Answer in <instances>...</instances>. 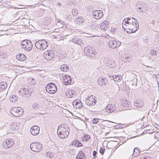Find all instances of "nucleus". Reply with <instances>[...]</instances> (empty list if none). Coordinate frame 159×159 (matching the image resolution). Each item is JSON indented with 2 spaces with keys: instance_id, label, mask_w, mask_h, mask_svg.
<instances>
[{
  "instance_id": "1",
  "label": "nucleus",
  "mask_w": 159,
  "mask_h": 159,
  "mask_svg": "<svg viewBox=\"0 0 159 159\" xmlns=\"http://www.w3.org/2000/svg\"><path fill=\"white\" fill-rule=\"evenodd\" d=\"M33 48L32 43L28 40L20 41V48L24 51H30Z\"/></svg>"
},
{
  "instance_id": "2",
  "label": "nucleus",
  "mask_w": 159,
  "mask_h": 159,
  "mask_svg": "<svg viewBox=\"0 0 159 159\" xmlns=\"http://www.w3.org/2000/svg\"><path fill=\"white\" fill-rule=\"evenodd\" d=\"M122 25V27L125 31V30H128L126 31L127 33H132L136 32L139 29V25L138 26L134 25V24H123Z\"/></svg>"
},
{
  "instance_id": "3",
  "label": "nucleus",
  "mask_w": 159,
  "mask_h": 159,
  "mask_svg": "<svg viewBox=\"0 0 159 159\" xmlns=\"http://www.w3.org/2000/svg\"><path fill=\"white\" fill-rule=\"evenodd\" d=\"M26 8L20 7V26L24 27L27 25L28 20L26 19L27 15H26Z\"/></svg>"
},
{
  "instance_id": "4",
  "label": "nucleus",
  "mask_w": 159,
  "mask_h": 159,
  "mask_svg": "<svg viewBox=\"0 0 159 159\" xmlns=\"http://www.w3.org/2000/svg\"><path fill=\"white\" fill-rule=\"evenodd\" d=\"M47 42L44 39L40 40L36 42L35 46L37 49L43 50L46 49L48 46Z\"/></svg>"
},
{
  "instance_id": "5",
  "label": "nucleus",
  "mask_w": 159,
  "mask_h": 159,
  "mask_svg": "<svg viewBox=\"0 0 159 159\" xmlns=\"http://www.w3.org/2000/svg\"><path fill=\"white\" fill-rule=\"evenodd\" d=\"M46 89L49 94H52L57 92V89L56 84L52 83H50L46 86Z\"/></svg>"
},
{
  "instance_id": "6",
  "label": "nucleus",
  "mask_w": 159,
  "mask_h": 159,
  "mask_svg": "<svg viewBox=\"0 0 159 159\" xmlns=\"http://www.w3.org/2000/svg\"><path fill=\"white\" fill-rule=\"evenodd\" d=\"M97 102L96 97L93 95L91 96H88L85 100V103L89 106H94Z\"/></svg>"
},
{
  "instance_id": "7",
  "label": "nucleus",
  "mask_w": 159,
  "mask_h": 159,
  "mask_svg": "<svg viewBox=\"0 0 159 159\" xmlns=\"http://www.w3.org/2000/svg\"><path fill=\"white\" fill-rule=\"evenodd\" d=\"M134 24V25L138 26V23L137 20L133 17H129L124 19L122 22V24Z\"/></svg>"
},
{
  "instance_id": "8",
  "label": "nucleus",
  "mask_w": 159,
  "mask_h": 159,
  "mask_svg": "<svg viewBox=\"0 0 159 159\" xmlns=\"http://www.w3.org/2000/svg\"><path fill=\"white\" fill-rule=\"evenodd\" d=\"M30 148L33 151L38 152L42 150V144L39 143L34 142L30 144Z\"/></svg>"
},
{
  "instance_id": "9",
  "label": "nucleus",
  "mask_w": 159,
  "mask_h": 159,
  "mask_svg": "<svg viewBox=\"0 0 159 159\" xmlns=\"http://www.w3.org/2000/svg\"><path fill=\"white\" fill-rule=\"evenodd\" d=\"M44 57L48 60H51L55 57L54 52L51 50H48L44 52L43 54Z\"/></svg>"
},
{
  "instance_id": "10",
  "label": "nucleus",
  "mask_w": 159,
  "mask_h": 159,
  "mask_svg": "<svg viewBox=\"0 0 159 159\" xmlns=\"http://www.w3.org/2000/svg\"><path fill=\"white\" fill-rule=\"evenodd\" d=\"M84 51L85 54L87 56L91 57H93L97 52H94L91 47H87L84 48Z\"/></svg>"
},
{
  "instance_id": "11",
  "label": "nucleus",
  "mask_w": 159,
  "mask_h": 159,
  "mask_svg": "<svg viewBox=\"0 0 159 159\" xmlns=\"http://www.w3.org/2000/svg\"><path fill=\"white\" fill-rule=\"evenodd\" d=\"M69 128L68 126L66 124H63L60 125L57 129V133L60 130L62 131V132H66L65 134L69 135Z\"/></svg>"
},
{
  "instance_id": "12",
  "label": "nucleus",
  "mask_w": 159,
  "mask_h": 159,
  "mask_svg": "<svg viewBox=\"0 0 159 159\" xmlns=\"http://www.w3.org/2000/svg\"><path fill=\"white\" fill-rule=\"evenodd\" d=\"M14 144L13 140H5L3 142L2 145L5 148L10 147Z\"/></svg>"
},
{
  "instance_id": "13",
  "label": "nucleus",
  "mask_w": 159,
  "mask_h": 159,
  "mask_svg": "<svg viewBox=\"0 0 159 159\" xmlns=\"http://www.w3.org/2000/svg\"><path fill=\"white\" fill-rule=\"evenodd\" d=\"M93 15L95 18L99 19L103 16V13L102 11L100 10H95L93 11Z\"/></svg>"
},
{
  "instance_id": "14",
  "label": "nucleus",
  "mask_w": 159,
  "mask_h": 159,
  "mask_svg": "<svg viewBox=\"0 0 159 159\" xmlns=\"http://www.w3.org/2000/svg\"><path fill=\"white\" fill-rule=\"evenodd\" d=\"M40 128L37 125H34L30 129L31 133L34 135H38L39 132Z\"/></svg>"
},
{
  "instance_id": "15",
  "label": "nucleus",
  "mask_w": 159,
  "mask_h": 159,
  "mask_svg": "<svg viewBox=\"0 0 159 159\" xmlns=\"http://www.w3.org/2000/svg\"><path fill=\"white\" fill-rule=\"evenodd\" d=\"M63 82L64 84L66 85L70 84L72 82L71 79L70 75H66L63 77Z\"/></svg>"
},
{
  "instance_id": "16",
  "label": "nucleus",
  "mask_w": 159,
  "mask_h": 159,
  "mask_svg": "<svg viewBox=\"0 0 159 159\" xmlns=\"http://www.w3.org/2000/svg\"><path fill=\"white\" fill-rule=\"evenodd\" d=\"M20 107H14L13 108L12 110H11V113L15 116H20V114L18 112H20V109H19Z\"/></svg>"
},
{
  "instance_id": "17",
  "label": "nucleus",
  "mask_w": 159,
  "mask_h": 159,
  "mask_svg": "<svg viewBox=\"0 0 159 159\" xmlns=\"http://www.w3.org/2000/svg\"><path fill=\"white\" fill-rule=\"evenodd\" d=\"M109 46L111 49L115 48L118 45V43L115 40H111L109 42Z\"/></svg>"
},
{
  "instance_id": "18",
  "label": "nucleus",
  "mask_w": 159,
  "mask_h": 159,
  "mask_svg": "<svg viewBox=\"0 0 159 159\" xmlns=\"http://www.w3.org/2000/svg\"><path fill=\"white\" fill-rule=\"evenodd\" d=\"M104 62L111 67H113L115 66V61L108 60L107 58L104 59Z\"/></svg>"
},
{
  "instance_id": "19",
  "label": "nucleus",
  "mask_w": 159,
  "mask_h": 159,
  "mask_svg": "<svg viewBox=\"0 0 159 159\" xmlns=\"http://www.w3.org/2000/svg\"><path fill=\"white\" fill-rule=\"evenodd\" d=\"M115 109V107L112 104L108 105L106 107L105 110L106 111L109 113L112 112Z\"/></svg>"
},
{
  "instance_id": "20",
  "label": "nucleus",
  "mask_w": 159,
  "mask_h": 159,
  "mask_svg": "<svg viewBox=\"0 0 159 159\" xmlns=\"http://www.w3.org/2000/svg\"><path fill=\"white\" fill-rule=\"evenodd\" d=\"M107 82V80L106 79L102 78H100L98 80V83L101 86L105 85Z\"/></svg>"
},
{
  "instance_id": "21",
  "label": "nucleus",
  "mask_w": 159,
  "mask_h": 159,
  "mask_svg": "<svg viewBox=\"0 0 159 159\" xmlns=\"http://www.w3.org/2000/svg\"><path fill=\"white\" fill-rule=\"evenodd\" d=\"M136 7L139 10H138V11L140 12H143L144 11L146 10V7L145 5H137Z\"/></svg>"
},
{
  "instance_id": "22",
  "label": "nucleus",
  "mask_w": 159,
  "mask_h": 159,
  "mask_svg": "<svg viewBox=\"0 0 159 159\" xmlns=\"http://www.w3.org/2000/svg\"><path fill=\"white\" fill-rule=\"evenodd\" d=\"M72 42L81 45L83 43V42L81 39L77 37H75L72 39Z\"/></svg>"
},
{
  "instance_id": "23",
  "label": "nucleus",
  "mask_w": 159,
  "mask_h": 159,
  "mask_svg": "<svg viewBox=\"0 0 159 159\" xmlns=\"http://www.w3.org/2000/svg\"><path fill=\"white\" fill-rule=\"evenodd\" d=\"M66 95L68 98H72L75 96L76 94L74 91L70 90L66 93Z\"/></svg>"
},
{
  "instance_id": "24",
  "label": "nucleus",
  "mask_w": 159,
  "mask_h": 159,
  "mask_svg": "<svg viewBox=\"0 0 159 159\" xmlns=\"http://www.w3.org/2000/svg\"><path fill=\"white\" fill-rule=\"evenodd\" d=\"M66 132H62V131H61L59 130L58 131L57 134L58 137L59 138L63 139L66 138L68 136V135H66L65 134Z\"/></svg>"
},
{
  "instance_id": "25",
  "label": "nucleus",
  "mask_w": 159,
  "mask_h": 159,
  "mask_svg": "<svg viewBox=\"0 0 159 159\" xmlns=\"http://www.w3.org/2000/svg\"><path fill=\"white\" fill-rule=\"evenodd\" d=\"M100 27L101 29H103L105 30H107L108 27V22L106 21L102 22L101 23Z\"/></svg>"
},
{
  "instance_id": "26",
  "label": "nucleus",
  "mask_w": 159,
  "mask_h": 159,
  "mask_svg": "<svg viewBox=\"0 0 159 159\" xmlns=\"http://www.w3.org/2000/svg\"><path fill=\"white\" fill-rule=\"evenodd\" d=\"M60 69L62 71L64 72H66L69 70V66L66 64H63L61 66Z\"/></svg>"
},
{
  "instance_id": "27",
  "label": "nucleus",
  "mask_w": 159,
  "mask_h": 159,
  "mask_svg": "<svg viewBox=\"0 0 159 159\" xmlns=\"http://www.w3.org/2000/svg\"><path fill=\"white\" fill-rule=\"evenodd\" d=\"M86 158L85 154L83 152L81 151L77 154L76 159H85Z\"/></svg>"
},
{
  "instance_id": "28",
  "label": "nucleus",
  "mask_w": 159,
  "mask_h": 159,
  "mask_svg": "<svg viewBox=\"0 0 159 159\" xmlns=\"http://www.w3.org/2000/svg\"><path fill=\"white\" fill-rule=\"evenodd\" d=\"M143 101L140 100H138L134 103V106L137 107H141L143 106Z\"/></svg>"
},
{
  "instance_id": "29",
  "label": "nucleus",
  "mask_w": 159,
  "mask_h": 159,
  "mask_svg": "<svg viewBox=\"0 0 159 159\" xmlns=\"http://www.w3.org/2000/svg\"><path fill=\"white\" fill-rule=\"evenodd\" d=\"M7 84L5 82H2L0 83V92L3 91L7 87Z\"/></svg>"
},
{
  "instance_id": "30",
  "label": "nucleus",
  "mask_w": 159,
  "mask_h": 159,
  "mask_svg": "<svg viewBox=\"0 0 159 159\" xmlns=\"http://www.w3.org/2000/svg\"><path fill=\"white\" fill-rule=\"evenodd\" d=\"M27 25H26V26H24V27L20 26V34L28 32L29 30L27 28Z\"/></svg>"
},
{
  "instance_id": "31",
  "label": "nucleus",
  "mask_w": 159,
  "mask_h": 159,
  "mask_svg": "<svg viewBox=\"0 0 159 159\" xmlns=\"http://www.w3.org/2000/svg\"><path fill=\"white\" fill-rule=\"evenodd\" d=\"M112 77L113 78L112 79L115 81H118L121 80L122 79V78L121 76L120 75H113L112 76Z\"/></svg>"
},
{
  "instance_id": "32",
  "label": "nucleus",
  "mask_w": 159,
  "mask_h": 159,
  "mask_svg": "<svg viewBox=\"0 0 159 159\" xmlns=\"http://www.w3.org/2000/svg\"><path fill=\"white\" fill-rule=\"evenodd\" d=\"M18 98V96L16 95H13L10 97L9 99L10 101L13 102H16Z\"/></svg>"
},
{
  "instance_id": "33",
  "label": "nucleus",
  "mask_w": 159,
  "mask_h": 159,
  "mask_svg": "<svg viewBox=\"0 0 159 159\" xmlns=\"http://www.w3.org/2000/svg\"><path fill=\"white\" fill-rule=\"evenodd\" d=\"M22 91L21 95L22 96L25 97L28 96L29 93L27 89L24 88L23 90Z\"/></svg>"
},
{
  "instance_id": "34",
  "label": "nucleus",
  "mask_w": 159,
  "mask_h": 159,
  "mask_svg": "<svg viewBox=\"0 0 159 159\" xmlns=\"http://www.w3.org/2000/svg\"><path fill=\"white\" fill-rule=\"evenodd\" d=\"M140 152H141L140 150L138 148L136 147L134 149L132 155L134 156H136L139 155Z\"/></svg>"
},
{
  "instance_id": "35",
  "label": "nucleus",
  "mask_w": 159,
  "mask_h": 159,
  "mask_svg": "<svg viewBox=\"0 0 159 159\" xmlns=\"http://www.w3.org/2000/svg\"><path fill=\"white\" fill-rule=\"evenodd\" d=\"M77 21L80 24H83L84 23V19L82 16H80L77 19Z\"/></svg>"
},
{
  "instance_id": "36",
  "label": "nucleus",
  "mask_w": 159,
  "mask_h": 159,
  "mask_svg": "<svg viewBox=\"0 0 159 159\" xmlns=\"http://www.w3.org/2000/svg\"><path fill=\"white\" fill-rule=\"evenodd\" d=\"M124 59H125L124 61L126 62H128L129 61L130 62L131 61V57L129 55L127 54L124 57Z\"/></svg>"
},
{
  "instance_id": "37",
  "label": "nucleus",
  "mask_w": 159,
  "mask_h": 159,
  "mask_svg": "<svg viewBox=\"0 0 159 159\" xmlns=\"http://www.w3.org/2000/svg\"><path fill=\"white\" fill-rule=\"evenodd\" d=\"M71 12L72 14L74 16H76L78 15V11L76 9H72Z\"/></svg>"
},
{
  "instance_id": "38",
  "label": "nucleus",
  "mask_w": 159,
  "mask_h": 159,
  "mask_svg": "<svg viewBox=\"0 0 159 159\" xmlns=\"http://www.w3.org/2000/svg\"><path fill=\"white\" fill-rule=\"evenodd\" d=\"M7 55L6 53L0 52V58H5L7 57Z\"/></svg>"
},
{
  "instance_id": "39",
  "label": "nucleus",
  "mask_w": 159,
  "mask_h": 159,
  "mask_svg": "<svg viewBox=\"0 0 159 159\" xmlns=\"http://www.w3.org/2000/svg\"><path fill=\"white\" fill-rule=\"evenodd\" d=\"M97 27L96 24L94 23H92L90 25V28L93 30H95Z\"/></svg>"
},
{
  "instance_id": "40",
  "label": "nucleus",
  "mask_w": 159,
  "mask_h": 159,
  "mask_svg": "<svg viewBox=\"0 0 159 159\" xmlns=\"http://www.w3.org/2000/svg\"><path fill=\"white\" fill-rule=\"evenodd\" d=\"M83 136L82 137V139H90V136L89 135L86 134H83Z\"/></svg>"
},
{
  "instance_id": "41",
  "label": "nucleus",
  "mask_w": 159,
  "mask_h": 159,
  "mask_svg": "<svg viewBox=\"0 0 159 159\" xmlns=\"http://www.w3.org/2000/svg\"><path fill=\"white\" fill-rule=\"evenodd\" d=\"M26 58V56L23 54L20 53V61H24Z\"/></svg>"
},
{
  "instance_id": "42",
  "label": "nucleus",
  "mask_w": 159,
  "mask_h": 159,
  "mask_svg": "<svg viewBox=\"0 0 159 159\" xmlns=\"http://www.w3.org/2000/svg\"><path fill=\"white\" fill-rule=\"evenodd\" d=\"M149 154H146L144 157H142L141 158V159H152L151 157L149 155Z\"/></svg>"
},
{
  "instance_id": "43",
  "label": "nucleus",
  "mask_w": 159,
  "mask_h": 159,
  "mask_svg": "<svg viewBox=\"0 0 159 159\" xmlns=\"http://www.w3.org/2000/svg\"><path fill=\"white\" fill-rule=\"evenodd\" d=\"M150 54L151 55L156 56L157 54L156 51L152 49L150 50Z\"/></svg>"
},
{
  "instance_id": "44",
  "label": "nucleus",
  "mask_w": 159,
  "mask_h": 159,
  "mask_svg": "<svg viewBox=\"0 0 159 159\" xmlns=\"http://www.w3.org/2000/svg\"><path fill=\"white\" fill-rule=\"evenodd\" d=\"M78 143V140H74V141L72 142V144L77 147V144Z\"/></svg>"
},
{
  "instance_id": "45",
  "label": "nucleus",
  "mask_w": 159,
  "mask_h": 159,
  "mask_svg": "<svg viewBox=\"0 0 159 159\" xmlns=\"http://www.w3.org/2000/svg\"><path fill=\"white\" fill-rule=\"evenodd\" d=\"M137 79H134L133 80H132V81L131 82L132 84L133 85H137Z\"/></svg>"
},
{
  "instance_id": "46",
  "label": "nucleus",
  "mask_w": 159,
  "mask_h": 159,
  "mask_svg": "<svg viewBox=\"0 0 159 159\" xmlns=\"http://www.w3.org/2000/svg\"><path fill=\"white\" fill-rule=\"evenodd\" d=\"M39 105L37 103H34L33 105V107L34 109H37L39 107Z\"/></svg>"
},
{
  "instance_id": "47",
  "label": "nucleus",
  "mask_w": 159,
  "mask_h": 159,
  "mask_svg": "<svg viewBox=\"0 0 159 159\" xmlns=\"http://www.w3.org/2000/svg\"><path fill=\"white\" fill-rule=\"evenodd\" d=\"M105 149L102 147H101L100 149V153L103 155Z\"/></svg>"
},
{
  "instance_id": "48",
  "label": "nucleus",
  "mask_w": 159,
  "mask_h": 159,
  "mask_svg": "<svg viewBox=\"0 0 159 159\" xmlns=\"http://www.w3.org/2000/svg\"><path fill=\"white\" fill-rule=\"evenodd\" d=\"M22 72L21 73L24 74H26L27 73H26V71L24 69V68L23 67H21L20 66V72Z\"/></svg>"
},
{
  "instance_id": "49",
  "label": "nucleus",
  "mask_w": 159,
  "mask_h": 159,
  "mask_svg": "<svg viewBox=\"0 0 159 159\" xmlns=\"http://www.w3.org/2000/svg\"><path fill=\"white\" fill-rule=\"evenodd\" d=\"M21 152H23V153L24 154V155H26V152H27V148H24L23 149L22 151H21Z\"/></svg>"
},
{
  "instance_id": "50",
  "label": "nucleus",
  "mask_w": 159,
  "mask_h": 159,
  "mask_svg": "<svg viewBox=\"0 0 159 159\" xmlns=\"http://www.w3.org/2000/svg\"><path fill=\"white\" fill-rule=\"evenodd\" d=\"M46 156L48 157L51 158L52 157V155L51 152H48L46 153Z\"/></svg>"
},
{
  "instance_id": "51",
  "label": "nucleus",
  "mask_w": 159,
  "mask_h": 159,
  "mask_svg": "<svg viewBox=\"0 0 159 159\" xmlns=\"http://www.w3.org/2000/svg\"><path fill=\"white\" fill-rule=\"evenodd\" d=\"M80 101L79 102L78 100H77V101H74V102H73V105H75V106H77L79 104H80Z\"/></svg>"
},
{
  "instance_id": "52",
  "label": "nucleus",
  "mask_w": 159,
  "mask_h": 159,
  "mask_svg": "<svg viewBox=\"0 0 159 159\" xmlns=\"http://www.w3.org/2000/svg\"><path fill=\"white\" fill-rule=\"evenodd\" d=\"M98 119H93V123L94 124H96L98 122Z\"/></svg>"
},
{
  "instance_id": "53",
  "label": "nucleus",
  "mask_w": 159,
  "mask_h": 159,
  "mask_svg": "<svg viewBox=\"0 0 159 159\" xmlns=\"http://www.w3.org/2000/svg\"><path fill=\"white\" fill-rule=\"evenodd\" d=\"M78 144H77V147H81L82 146V143L80 142H79V140H78Z\"/></svg>"
},
{
  "instance_id": "54",
  "label": "nucleus",
  "mask_w": 159,
  "mask_h": 159,
  "mask_svg": "<svg viewBox=\"0 0 159 159\" xmlns=\"http://www.w3.org/2000/svg\"><path fill=\"white\" fill-rule=\"evenodd\" d=\"M20 74H21V75H20V77H21V78H23V77H25L26 78H27V77H26V74H23V73H20Z\"/></svg>"
},
{
  "instance_id": "55",
  "label": "nucleus",
  "mask_w": 159,
  "mask_h": 159,
  "mask_svg": "<svg viewBox=\"0 0 159 159\" xmlns=\"http://www.w3.org/2000/svg\"><path fill=\"white\" fill-rule=\"evenodd\" d=\"M97 154V152L95 151H93V156L95 157V156Z\"/></svg>"
},
{
  "instance_id": "56",
  "label": "nucleus",
  "mask_w": 159,
  "mask_h": 159,
  "mask_svg": "<svg viewBox=\"0 0 159 159\" xmlns=\"http://www.w3.org/2000/svg\"><path fill=\"white\" fill-rule=\"evenodd\" d=\"M16 57L18 60L20 61V53L16 55Z\"/></svg>"
},
{
  "instance_id": "57",
  "label": "nucleus",
  "mask_w": 159,
  "mask_h": 159,
  "mask_svg": "<svg viewBox=\"0 0 159 159\" xmlns=\"http://www.w3.org/2000/svg\"><path fill=\"white\" fill-rule=\"evenodd\" d=\"M20 111L22 112V115L23 114H24V111L23 109L21 107H20Z\"/></svg>"
},
{
  "instance_id": "58",
  "label": "nucleus",
  "mask_w": 159,
  "mask_h": 159,
  "mask_svg": "<svg viewBox=\"0 0 159 159\" xmlns=\"http://www.w3.org/2000/svg\"><path fill=\"white\" fill-rule=\"evenodd\" d=\"M136 137V136H133V137H131L129 139L128 138H127V139H130L132 138H135Z\"/></svg>"
},
{
  "instance_id": "59",
  "label": "nucleus",
  "mask_w": 159,
  "mask_h": 159,
  "mask_svg": "<svg viewBox=\"0 0 159 159\" xmlns=\"http://www.w3.org/2000/svg\"><path fill=\"white\" fill-rule=\"evenodd\" d=\"M58 5H59V6H61V4L60 3H58Z\"/></svg>"
},
{
  "instance_id": "60",
  "label": "nucleus",
  "mask_w": 159,
  "mask_h": 159,
  "mask_svg": "<svg viewBox=\"0 0 159 159\" xmlns=\"http://www.w3.org/2000/svg\"><path fill=\"white\" fill-rule=\"evenodd\" d=\"M118 43H119V45L118 46V47H119V46L120 45V42H118Z\"/></svg>"
},
{
  "instance_id": "61",
  "label": "nucleus",
  "mask_w": 159,
  "mask_h": 159,
  "mask_svg": "<svg viewBox=\"0 0 159 159\" xmlns=\"http://www.w3.org/2000/svg\"><path fill=\"white\" fill-rule=\"evenodd\" d=\"M80 106H82V105H80V106L78 105V107H80Z\"/></svg>"
},
{
  "instance_id": "62",
  "label": "nucleus",
  "mask_w": 159,
  "mask_h": 159,
  "mask_svg": "<svg viewBox=\"0 0 159 159\" xmlns=\"http://www.w3.org/2000/svg\"><path fill=\"white\" fill-rule=\"evenodd\" d=\"M134 88L135 89H137L136 87H135V88Z\"/></svg>"
},
{
  "instance_id": "63",
  "label": "nucleus",
  "mask_w": 159,
  "mask_h": 159,
  "mask_svg": "<svg viewBox=\"0 0 159 159\" xmlns=\"http://www.w3.org/2000/svg\"><path fill=\"white\" fill-rule=\"evenodd\" d=\"M113 142H116V141H115L114 140L113 141H112Z\"/></svg>"
},
{
  "instance_id": "64",
  "label": "nucleus",
  "mask_w": 159,
  "mask_h": 159,
  "mask_svg": "<svg viewBox=\"0 0 159 159\" xmlns=\"http://www.w3.org/2000/svg\"><path fill=\"white\" fill-rule=\"evenodd\" d=\"M16 128L15 127L14 129V130H16Z\"/></svg>"
}]
</instances>
